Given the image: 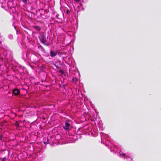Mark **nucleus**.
<instances>
[{
  "label": "nucleus",
  "instance_id": "4",
  "mask_svg": "<svg viewBox=\"0 0 161 161\" xmlns=\"http://www.w3.org/2000/svg\"><path fill=\"white\" fill-rule=\"evenodd\" d=\"M13 93L15 95H18L19 94V90L17 89H15L13 91Z\"/></svg>",
  "mask_w": 161,
  "mask_h": 161
},
{
  "label": "nucleus",
  "instance_id": "6",
  "mask_svg": "<svg viewBox=\"0 0 161 161\" xmlns=\"http://www.w3.org/2000/svg\"><path fill=\"white\" fill-rule=\"evenodd\" d=\"M77 80V79L76 77H74L72 79V81L75 83H76Z\"/></svg>",
  "mask_w": 161,
  "mask_h": 161
},
{
  "label": "nucleus",
  "instance_id": "8",
  "mask_svg": "<svg viewBox=\"0 0 161 161\" xmlns=\"http://www.w3.org/2000/svg\"><path fill=\"white\" fill-rule=\"evenodd\" d=\"M7 159V158L6 157H4L2 159L1 161H6Z\"/></svg>",
  "mask_w": 161,
  "mask_h": 161
},
{
  "label": "nucleus",
  "instance_id": "9",
  "mask_svg": "<svg viewBox=\"0 0 161 161\" xmlns=\"http://www.w3.org/2000/svg\"><path fill=\"white\" fill-rule=\"evenodd\" d=\"M121 154H122V155H123V157L126 158V155L125 154L123 153H121Z\"/></svg>",
  "mask_w": 161,
  "mask_h": 161
},
{
  "label": "nucleus",
  "instance_id": "16",
  "mask_svg": "<svg viewBox=\"0 0 161 161\" xmlns=\"http://www.w3.org/2000/svg\"><path fill=\"white\" fill-rule=\"evenodd\" d=\"M87 1V0H82V1L83 2H86V1Z\"/></svg>",
  "mask_w": 161,
  "mask_h": 161
},
{
  "label": "nucleus",
  "instance_id": "3",
  "mask_svg": "<svg viewBox=\"0 0 161 161\" xmlns=\"http://www.w3.org/2000/svg\"><path fill=\"white\" fill-rule=\"evenodd\" d=\"M70 127V125L68 121H66L65 123V125L63 126V128L65 130H68Z\"/></svg>",
  "mask_w": 161,
  "mask_h": 161
},
{
  "label": "nucleus",
  "instance_id": "19",
  "mask_svg": "<svg viewBox=\"0 0 161 161\" xmlns=\"http://www.w3.org/2000/svg\"><path fill=\"white\" fill-rule=\"evenodd\" d=\"M82 9H83V10H84V8H83H83H82V9H81V10H82Z\"/></svg>",
  "mask_w": 161,
  "mask_h": 161
},
{
  "label": "nucleus",
  "instance_id": "5",
  "mask_svg": "<svg viewBox=\"0 0 161 161\" xmlns=\"http://www.w3.org/2000/svg\"><path fill=\"white\" fill-rule=\"evenodd\" d=\"M57 54L56 52L54 51H51L50 53V55L52 57L55 56Z\"/></svg>",
  "mask_w": 161,
  "mask_h": 161
},
{
  "label": "nucleus",
  "instance_id": "7",
  "mask_svg": "<svg viewBox=\"0 0 161 161\" xmlns=\"http://www.w3.org/2000/svg\"><path fill=\"white\" fill-rule=\"evenodd\" d=\"M34 28L38 31H40L41 29V28L39 26H35Z\"/></svg>",
  "mask_w": 161,
  "mask_h": 161
},
{
  "label": "nucleus",
  "instance_id": "15",
  "mask_svg": "<svg viewBox=\"0 0 161 161\" xmlns=\"http://www.w3.org/2000/svg\"><path fill=\"white\" fill-rule=\"evenodd\" d=\"M117 155L119 156H121V153H117Z\"/></svg>",
  "mask_w": 161,
  "mask_h": 161
},
{
  "label": "nucleus",
  "instance_id": "2",
  "mask_svg": "<svg viewBox=\"0 0 161 161\" xmlns=\"http://www.w3.org/2000/svg\"><path fill=\"white\" fill-rule=\"evenodd\" d=\"M39 38L42 42L45 43L46 42V37L44 33H41L40 36H39Z\"/></svg>",
  "mask_w": 161,
  "mask_h": 161
},
{
  "label": "nucleus",
  "instance_id": "11",
  "mask_svg": "<svg viewBox=\"0 0 161 161\" xmlns=\"http://www.w3.org/2000/svg\"><path fill=\"white\" fill-rule=\"evenodd\" d=\"M59 72L61 74H63L64 73L63 71L62 70H60L59 71Z\"/></svg>",
  "mask_w": 161,
  "mask_h": 161
},
{
  "label": "nucleus",
  "instance_id": "1",
  "mask_svg": "<svg viewBox=\"0 0 161 161\" xmlns=\"http://www.w3.org/2000/svg\"><path fill=\"white\" fill-rule=\"evenodd\" d=\"M81 135L82 134H87L89 131V129L88 128V125H87L85 126L83 128L81 129Z\"/></svg>",
  "mask_w": 161,
  "mask_h": 161
},
{
  "label": "nucleus",
  "instance_id": "14",
  "mask_svg": "<svg viewBox=\"0 0 161 161\" xmlns=\"http://www.w3.org/2000/svg\"><path fill=\"white\" fill-rule=\"evenodd\" d=\"M74 1L76 3H78L79 1V0H74Z\"/></svg>",
  "mask_w": 161,
  "mask_h": 161
},
{
  "label": "nucleus",
  "instance_id": "13",
  "mask_svg": "<svg viewBox=\"0 0 161 161\" xmlns=\"http://www.w3.org/2000/svg\"><path fill=\"white\" fill-rule=\"evenodd\" d=\"M22 2L25 3H26V2H27V1L26 0H22Z\"/></svg>",
  "mask_w": 161,
  "mask_h": 161
},
{
  "label": "nucleus",
  "instance_id": "18",
  "mask_svg": "<svg viewBox=\"0 0 161 161\" xmlns=\"http://www.w3.org/2000/svg\"><path fill=\"white\" fill-rule=\"evenodd\" d=\"M69 11L67 10V14H68L69 12Z\"/></svg>",
  "mask_w": 161,
  "mask_h": 161
},
{
  "label": "nucleus",
  "instance_id": "12",
  "mask_svg": "<svg viewBox=\"0 0 161 161\" xmlns=\"http://www.w3.org/2000/svg\"><path fill=\"white\" fill-rule=\"evenodd\" d=\"M2 139V136L0 134V140H1Z\"/></svg>",
  "mask_w": 161,
  "mask_h": 161
},
{
  "label": "nucleus",
  "instance_id": "17",
  "mask_svg": "<svg viewBox=\"0 0 161 161\" xmlns=\"http://www.w3.org/2000/svg\"><path fill=\"white\" fill-rule=\"evenodd\" d=\"M2 37V36L1 35V33H0V38H1Z\"/></svg>",
  "mask_w": 161,
  "mask_h": 161
},
{
  "label": "nucleus",
  "instance_id": "10",
  "mask_svg": "<svg viewBox=\"0 0 161 161\" xmlns=\"http://www.w3.org/2000/svg\"><path fill=\"white\" fill-rule=\"evenodd\" d=\"M15 125L16 126H19V124L18 122H16L15 124Z\"/></svg>",
  "mask_w": 161,
  "mask_h": 161
}]
</instances>
